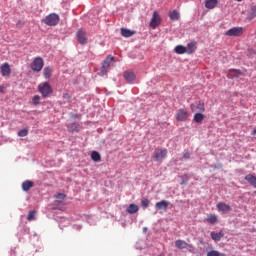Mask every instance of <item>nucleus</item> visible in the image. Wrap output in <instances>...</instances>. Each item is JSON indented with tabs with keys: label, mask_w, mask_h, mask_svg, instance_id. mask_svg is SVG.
Returning <instances> with one entry per match:
<instances>
[{
	"label": "nucleus",
	"mask_w": 256,
	"mask_h": 256,
	"mask_svg": "<svg viewBox=\"0 0 256 256\" xmlns=\"http://www.w3.org/2000/svg\"><path fill=\"white\" fill-rule=\"evenodd\" d=\"M137 211H139V206H137L136 204H130L127 208V212L130 213V215L137 213Z\"/></svg>",
	"instance_id": "bb28decb"
},
{
	"label": "nucleus",
	"mask_w": 256,
	"mask_h": 256,
	"mask_svg": "<svg viewBox=\"0 0 256 256\" xmlns=\"http://www.w3.org/2000/svg\"><path fill=\"white\" fill-rule=\"evenodd\" d=\"M43 75L45 79H51V75H53V68L51 66H46L43 70Z\"/></svg>",
	"instance_id": "b1692460"
},
{
	"label": "nucleus",
	"mask_w": 256,
	"mask_h": 256,
	"mask_svg": "<svg viewBox=\"0 0 256 256\" xmlns=\"http://www.w3.org/2000/svg\"><path fill=\"white\" fill-rule=\"evenodd\" d=\"M169 207V201L162 200L155 204V209L157 211H165Z\"/></svg>",
	"instance_id": "4468645a"
},
{
	"label": "nucleus",
	"mask_w": 256,
	"mask_h": 256,
	"mask_svg": "<svg viewBox=\"0 0 256 256\" xmlns=\"http://www.w3.org/2000/svg\"><path fill=\"white\" fill-rule=\"evenodd\" d=\"M175 53H177V55H184V53H187V49L185 46L183 45H178L174 48Z\"/></svg>",
	"instance_id": "393cba45"
},
{
	"label": "nucleus",
	"mask_w": 256,
	"mask_h": 256,
	"mask_svg": "<svg viewBox=\"0 0 256 256\" xmlns=\"http://www.w3.org/2000/svg\"><path fill=\"white\" fill-rule=\"evenodd\" d=\"M76 39L80 45H87V32L83 29H79L76 33Z\"/></svg>",
	"instance_id": "6e6552de"
},
{
	"label": "nucleus",
	"mask_w": 256,
	"mask_h": 256,
	"mask_svg": "<svg viewBox=\"0 0 256 256\" xmlns=\"http://www.w3.org/2000/svg\"><path fill=\"white\" fill-rule=\"evenodd\" d=\"M141 206H142L144 209H147V207H149V199H147V198L142 199V201H141Z\"/></svg>",
	"instance_id": "f704fd0d"
},
{
	"label": "nucleus",
	"mask_w": 256,
	"mask_h": 256,
	"mask_svg": "<svg viewBox=\"0 0 256 256\" xmlns=\"http://www.w3.org/2000/svg\"><path fill=\"white\" fill-rule=\"evenodd\" d=\"M205 119V115L203 113H196L194 115V121L195 123H203V120Z\"/></svg>",
	"instance_id": "cd10ccee"
},
{
	"label": "nucleus",
	"mask_w": 256,
	"mask_h": 256,
	"mask_svg": "<svg viewBox=\"0 0 256 256\" xmlns=\"http://www.w3.org/2000/svg\"><path fill=\"white\" fill-rule=\"evenodd\" d=\"M219 0H205V7L206 9H215Z\"/></svg>",
	"instance_id": "6ab92c4d"
},
{
	"label": "nucleus",
	"mask_w": 256,
	"mask_h": 256,
	"mask_svg": "<svg viewBox=\"0 0 256 256\" xmlns=\"http://www.w3.org/2000/svg\"><path fill=\"white\" fill-rule=\"evenodd\" d=\"M207 223L210 225H215V223H219V218L215 214H209L206 218Z\"/></svg>",
	"instance_id": "aec40b11"
},
{
	"label": "nucleus",
	"mask_w": 256,
	"mask_h": 256,
	"mask_svg": "<svg viewBox=\"0 0 256 256\" xmlns=\"http://www.w3.org/2000/svg\"><path fill=\"white\" fill-rule=\"evenodd\" d=\"M38 91L41 93L42 97L47 98L53 95V88L49 85V82H44L38 85Z\"/></svg>",
	"instance_id": "f257e3e1"
},
{
	"label": "nucleus",
	"mask_w": 256,
	"mask_h": 256,
	"mask_svg": "<svg viewBox=\"0 0 256 256\" xmlns=\"http://www.w3.org/2000/svg\"><path fill=\"white\" fill-rule=\"evenodd\" d=\"M68 130L69 131H79V124H77V123H72V124H70L69 125V127H68Z\"/></svg>",
	"instance_id": "2f4dec72"
},
{
	"label": "nucleus",
	"mask_w": 256,
	"mask_h": 256,
	"mask_svg": "<svg viewBox=\"0 0 256 256\" xmlns=\"http://www.w3.org/2000/svg\"><path fill=\"white\" fill-rule=\"evenodd\" d=\"M91 159H92V161L99 162V161H101V154H99V152H97V151H93L91 153Z\"/></svg>",
	"instance_id": "c85d7f7f"
},
{
	"label": "nucleus",
	"mask_w": 256,
	"mask_h": 256,
	"mask_svg": "<svg viewBox=\"0 0 256 256\" xmlns=\"http://www.w3.org/2000/svg\"><path fill=\"white\" fill-rule=\"evenodd\" d=\"M243 31V27H233L226 32V35L228 37H241Z\"/></svg>",
	"instance_id": "9d476101"
},
{
	"label": "nucleus",
	"mask_w": 256,
	"mask_h": 256,
	"mask_svg": "<svg viewBox=\"0 0 256 256\" xmlns=\"http://www.w3.org/2000/svg\"><path fill=\"white\" fill-rule=\"evenodd\" d=\"M37 214V211L32 210L28 213L27 221H35V215Z\"/></svg>",
	"instance_id": "c756f323"
},
{
	"label": "nucleus",
	"mask_w": 256,
	"mask_h": 256,
	"mask_svg": "<svg viewBox=\"0 0 256 256\" xmlns=\"http://www.w3.org/2000/svg\"><path fill=\"white\" fill-rule=\"evenodd\" d=\"M187 183V179L182 181V185Z\"/></svg>",
	"instance_id": "37998d69"
},
{
	"label": "nucleus",
	"mask_w": 256,
	"mask_h": 256,
	"mask_svg": "<svg viewBox=\"0 0 256 256\" xmlns=\"http://www.w3.org/2000/svg\"><path fill=\"white\" fill-rule=\"evenodd\" d=\"M144 233H147V227L143 228Z\"/></svg>",
	"instance_id": "a19ab883"
},
{
	"label": "nucleus",
	"mask_w": 256,
	"mask_h": 256,
	"mask_svg": "<svg viewBox=\"0 0 256 256\" xmlns=\"http://www.w3.org/2000/svg\"><path fill=\"white\" fill-rule=\"evenodd\" d=\"M120 33L122 37H125V38L133 37V35H135V31L129 30L127 28H121Z\"/></svg>",
	"instance_id": "a211bd4d"
},
{
	"label": "nucleus",
	"mask_w": 256,
	"mask_h": 256,
	"mask_svg": "<svg viewBox=\"0 0 256 256\" xmlns=\"http://www.w3.org/2000/svg\"><path fill=\"white\" fill-rule=\"evenodd\" d=\"M72 117L77 118V117H81V115L73 114Z\"/></svg>",
	"instance_id": "ea45409f"
},
{
	"label": "nucleus",
	"mask_w": 256,
	"mask_h": 256,
	"mask_svg": "<svg viewBox=\"0 0 256 256\" xmlns=\"http://www.w3.org/2000/svg\"><path fill=\"white\" fill-rule=\"evenodd\" d=\"M56 199H65L67 197V195H65L64 193H58L56 194Z\"/></svg>",
	"instance_id": "c9c22d12"
},
{
	"label": "nucleus",
	"mask_w": 256,
	"mask_h": 256,
	"mask_svg": "<svg viewBox=\"0 0 256 256\" xmlns=\"http://www.w3.org/2000/svg\"><path fill=\"white\" fill-rule=\"evenodd\" d=\"M252 135H256V129L252 131Z\"/></svg>",
	"instance_id": "79ce46f5"
},
{
	"label": "nucleus",
	"mask_w": 256,
	"mask_h": 256,
	"mask_svg": "<svg viewBox=\"0 0 256 256\" xmlns=\"http://www.w3.org/2000/svg\"><path fill=\"white\" fill-rule=\"evenodd\" d=\"M207 256H225V254H221L217 250H211L207 253Z\"/></svg>",
	"instance_id": "473e14b6"
},
{
	"label": "nucleus",
	"mask_w": 256,
	"mask_h": 256,
	"mask_svg": "<svg viewBox=\"0 0 256 256\" xmlns=\"http://www.w3.org/2000/svg\"><path fill=\"white\" fill-rule=\"evenodd\" d=\"M238 2H241V1H243V0H237Z\"/></svg>",
	"instance_id": "c03bdc74"
},
{
	"label": "nucleus",
	"mask_w": 256,
	"mask_h": 256,
	"mask_svg": "<svg viewBox=\"0 0 256 256\" xmlns=\"http://www.w3.org/2000/svg\"><path fill=\"white\" fill-rule=\"evenodd\" d=\"M124 79L127 81V83H133L135 80L136 76L135 73L133 72H124Z\"/></svg>",
	"instance_id": "4be33fe9"
},
{
	"label": "nucleus",
	"mask_w": 256,
	"mask_h": 256,
	"mask_svg": "<svg viewBox=\"0 0 256 256\" xmlns=\"http://www.w3.org/2000/svg\"><path fill=\"white\" fill-rule=\"evenodd\" d=\"M241 75V70H230L228 73V77L229 79H236L237 77H239Z\"/></svg>",
	"instance_id": "a878e982"
},
{
	"label": "nucleus",
	"mask_w": 256,
	"mask_h": 256,
	"mask_svg": "<svg viewBox=\"0 0 256 256\" xmlns=\"http://www.w3.org/2000/svg\"><path fill=\"white\" fill-rule=\"evenodd\" d=\"M210 237L213 241H220L225 237V234L223 233V230H220L219 232H211Z\"/></svg>",
	"instance_id": "dca6fc26"
},
{
	"label": "nucleus",
	"mask_w": 256,
	"mask_h": 256,
	"mask_svg": "<svg viewBox=\"0 0 256 256\" xmlns=\"http://www.w3.org/2000/svg\"><path fill=\"white\" fill-rule=\"evenodd\" d=\"M169 18L171 21H179V19L181 18V14L179 13V11L173 10L169 12Z\"/></svg>",
	"instance_id": "412c9836"
},
{
	"label": "nucleus",
	"mask_w": 256,
	"mask_h": 256,
	"mask_svg": "<svg viewBox=\"0 0 256 256\" xmlns=\"http://www.w3.org/2000/svg\"><path fill=\"white\" fill-rule=\"evenodd\" d=\"M161 25V16H159V13L157 11L153 12V16L150 21V27L152 29H157Z\"/></svg>",
	"instance_id": "0eeeda50"
},
{
	"label": "nucleus",
	"mask_w": 256,
	"mask_h": 256,
	"mask_svg": "<svg viewBox=\"0 0 256 256\" xmlns=\"http://www.w3.org/2000/svg\"><path fill=\"white\" fill-rule=\"evenodd\" d=\"M175 117L178 121H186L187 119H189V112L187 111V109L181 108L177 110Z\"/></svg>",
	"instance_id": "1a4fd4ad"
},
{
	"label": "nucleus",
	"mask_w": 256,
	"mask_h": 256,
	"mask_svg": "<svg viewBox=\"0 0 256 256\" xmlns=\"http://www.w3.org/2000/svg\"><path fill=\"white\" fill-rule=\"evenodd\" d=\"M191 109L193 113H205V104H203L201 101L195 102L191 105Z\"/></svg>",
	"instance_id": "9b49d317"
},
{
	"label": "nucleus",
	"mask_w": 256,
	"mask_h": 256,
	"mask_svg": "<svg viewBox=\"0 0 256 256\" xmlns=\"http://www.w3.org/2000/svg\"><path fill=\"white\" fill-rule=\"evenodd\" d=\"M194 51H197V42L192 41V42L187 44V46H186V53L188 55H193Z\"/></svg>",
	"instance_id": "2eb2a0df"
},
{
	"label": "nucleus",
	"mask_w": 256,
	"mask_h": 256,
	"mask_svg": "<svg viewBox=\"0 0 256 256\" xmlns=\"http://www.w3.org/2000/svg\"><path fill=\"white\" fill-rule=\"evenodd\" d=\"M63 99H66V101H70L71 100V95H69V93H64L63 94Z\"/></svg>",
	"instance_id": "4c0bfd02"
},
{
	"label": "nucleus",
	"mask_w": 256,
	"mask_h": 256,
	"mask_svg": "<svg viewBox=\"0 0 256 256\" xmlns=\"http://www.w3.org/2000/svg\"><path fill=\"white\" fill-rule=\"evenodd\" d=\"M245 181L251 185V187H254L256 189V176L253 174H247L245 176Z\"/></svg>",
	"instance_id": "f3484780"
},
{
	"label": "nucleus",
	"mask_w": 256,
	"mask_h": 256,
	"mask_svg": "<svg viewBox=\"0 0 256 256\" xmlns=\"http://www.w3.org/2000/svg\"><path fill=\"white\" fill-rule=\"evenodd\" d=\"M167 157V149L163 148H157L155 149L152 158L154 161L161 162L163 159Z\"/></svg>",
	"instance_id": "39448f33"
},
{
	"label": "nucleus",
	"mask_w": 256,
	"mask_h": 256,
	"mask_svg": "<svg viewBox=\"0 0 256 256\" xmlns=\"http://www.w3.org/2000/svg\"><path fill=\"white\" fill-rule=\"evenodd\" d=\"M175 247L180 250L187 249L189 253H195V246H193V244L187 243L185 240H181V239L176 240Z\"/></svg>",
	"instance_id": "7ed1b4c3"
},
{
	"label": "nucleus",
	"mask_w": 256,
	"mask_h": 256,
	"mask_svg": "<svg viewBox=\"0 0 256 256\" xmlns=\"http://www.w3.org/2000/svg\"><path fill=\"white\" fill-rule=\"evenodd\" d=\"M29 135V130L27 129H22L18 132V137H27Z\"/></svg>",
	"instance_id": "72a5a7b5"
},
{
	"label": "nucleus",
	"mask_w": 256,
	"mask_h": 256,
	"mask_svg": "<svg viewBox=\"0 0 256 256\" xmlns=\"http://www.w3.org/2000/svg\"><path fill=\"white\" fill-rule=\"evenodd\" d=\"M44 66H45V61L41 57H36L32 61L30 67H31L32 71H35L36 73H40V71H42Z\"/></svg>",
	"instance_id": "20e7f679"
},
{
	"label": "nucleus",
	"mask_w": 256,
	"mask_h": 256,
	"mask_svg": "<svg viewBox=\"0 0 256 256\" xmlns=\"http://www.w3.org/2000/svg\"><path fill=\"white\" fill-rule=\"evenodd\" d=\"M34 183L31 180H26L22 183V190L23 191H31L32 187H33Z\"/></svg>",
	"instance_id": "5701e85b"
},
{
	"label": "nucleus",
	"mask_w": 256,
	"mask_h": 256,
	"mask_svg": "<svg viewBox=\"0 0 256 256\" xmlns=\"http://www.w3.org/2000/svg\"><path fill=\"white\" fill-rule=\"evenodd\" d=\"M59 21V14L55 13L49 14L42 20V22H44L45 25H48V27H55L56 25H59Z\"/></svg>",
	"instance_id": "f03ea898"
},
{
	"label": "nucleus",
	"mask_w": 256,
	"mask_h": 256,
	"mask_svg": "<svg viewBox=\"0 0 256 256\" xmlns=\"http://www.w3.org/2000/svg\"><path fill=\"white\" fill-rule=\"evenodd\" d=\"M216 208L220 213H229V211H231V206L226 204L225 202H219L216 205Z\"/></svg>",
	"instance_id": "ddd939ff"
},
{
	"label": "nucleus",
	"mask_w": 256,
	"mask_h": 256,
	"mask_svg": "<svg viewBox=\"0 0 256 256\" xmlns=\"http://www.w3.org/2000/svg\"><path fill=\"white\" fill-rule=\"evenodd\" d=\"M115 57L109 55L107 58L104 60L102 67L100 69V75L104 76L107 74V71L109 70V67H111V61H113Z\"/></svg>",
	"instance_id": "423d86ee"
},
{
	"label": "nucleus",
	"mask_w": 256,
	"mask_h": 256,
	"mask_svg": "<svg viewBox=\"0 0 256 256\" xmlns=\"http://www.w3.org/2000/svg\"><path fill=\"white\" fill-rule=\"evenodd\" d=\"M5 91V86L0 85V93H3Z\"/></svg>",
	"instance_id": "58836bf2"
},
{
	"label": "nucleus",
	"mask_w": 256,
	"mask_h": 256,
	"mask_svg": "<svg viewBox=\"0 0 256 256\" xmlns=\"http://www.w3.org/2000/svg\"><path fill=\"white\" fill-rule=\"evenodd\" d=\"M182 157H183V159H191V153H189V152H184V153L182 154Z\"/></svg>",
	"instance_id": "e433bc0d"
},
{
	"label": "nucleus",
	"mask_w": 256,
	"mask_h": 256,
	"mask_svg": "<svg viewBox=\"0 0 256 256\" xmlns=\"http://www.w3.org/2000/svg\"><path fill=\"white\" fill-rule=\"evenodd\" d=\"M39 103H41V96L39 95H35L32 98V104H34L35 106L39 105Z\"/></svg>",
	"instance_id": "7c9ffc66"
},
{
	"label": "nucleus",
	"mask_w": 256,
	"mask_h": 256,
	"mask_svg": "<svg viewBox=\"0 0 256 256\" xmlns=\"http://www.w3.org/2000/svg\"><path fill=\"white\" fill-rule=\"evenodd\" d=\"M0 71L2 77H9V75H11V66H9V63L5 62L1 65Z\"/></svg>",
	"instance_id": "f8f14e48"
}]
</instances>
